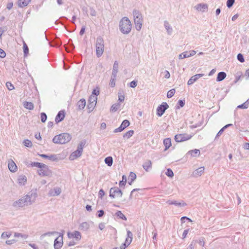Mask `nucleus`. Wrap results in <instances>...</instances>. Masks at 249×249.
<instances>
[{
	"mask_svg": "<svg viewBox=\"0 0 249 249\" xmlns=\"http://www.w3.org/2000/svg\"><path fill=\"white\" fill-rule=\"evenodd\" d=\"M37 193L36 192H31L28 195L14 202L13 206L14 207H23L31 205L35 201Z\"/></svg>",
	"mask_w": 249,
	"mask_h": 249,
	"instance_id": "obj_1",
	"label": "nucleus"
},
{
	"mask_svg": "<svg viewBox=\"0 0 249 249\" xmlns=\"http://www.w3.org/2000/svg\"><path fill=\"white\" fill-rule=\"evenodd\" d=\"M30 165L32 167H36L38 168L37 173L39 176L52 177V171L46 164L41 162H32Z\"/></svg>",
	"mask_w": 249,
	"mask_h": 249,
	"instance_id": "obj_2",
	"label": "nucleus"
},
{
	"mask_svg": "<svg viewBox=\"0 0 249 249\" xmlns=\"http://www.w3.org/2000/svg\"><path fill=\"white\" fill-rule=\"evenodd\" d=\"M119 29L123 34H128L132 28V24L130 20L127 17L123 18L119 22Z\"/></svg>",
	"mask_w": 249,
	"mask_h": 249,
	"instance_id": "obj_3",
	"label": "nucleus"
},
{
	"mask_svg": "<svg viewBox=\"0 0 249 249\" xmlns=\"http://www.w3.org/2000/svg\"><path fill=\"white\" fill-rule=\"evenodd\" d=\"M71 139V136L70 134L63 133L54 136L53 142L57 144H65L69 142Z\"/></svg>",
	"mask_w": 249,
	"mask_h": 249,
	"instance_id": "obj_4",
	"label": "nucleus"
},
{
	"mask_svg": "<svg viewBox=\"0 0 249 249\" xmlns=\"http://www.w3.org/2000/svg\"><path fill=\"white\" fill-rule=\"evenodd\" d=\"M134 22L136 29L140 31L142 27L143 18L141 13L138 10L133 11Z\"/></svg>",
	"mask_w": 249,
	"mask_h": 249,
	"instance_id": "obj_5",
	"label": "nucleus"
},
{
	"mask_svg": "<svg viewBox=\"0 0 249 249\" xmlns=\"http://www.w3.org/2000/svg\"><path fill=\"white\" fill-rule=\"evenodd\" d=\"M95 45L96 56L97 57H100L102 55L105 49V42L103 37L100 36L97 37Z\"/></svg>",
	"mask_w": 249,
	"mask_h": 249,
	"instance_id": "obj_6",
	"label": "nucleus"
},
{
	"mask_svg": "<svg viewBox=\"0 0 249 249\" xmlns=\"http://www.w3.org/2000/svg\"><path fill=\"white\" fill-rule=\"evenodd\" d=\"M86 144V142L85 141L81 142L78 144L77 149L75 151L73 152L70 156V159L71 160H73L76 159L78 157L81 156L83 147Z\"/></svg>",
	"mask_w": 249,
	"mask_h": 249,
	"instance_id": "obj_7",
	"label": "nucleus"
},
{
	"mask_svg": "<svg viewBox=\"0 0 249 249\" xmlns=\"http://www.w3.org/2000/svg\"><path fill=\"white\" fill-rule=\"evenodd\" d=\"M123 193L121 190L118 187H112L109 191V196L111 198H114L115 196L122 197Z\"/></svg>",
	"mask_w": 249,
	"mask_h": 249,
	"instance_id": "obj_8",
	"label": "nucleus"
},
{
	"mask_svg": "<svg viewBox=\"0 0 249 249\" xmlns=\"http://www.w3.org/2000/svg\"><path fill=\"white\" fill-rule=\"evenodd\" d=\"M192 136L187 134H177L175 136V140L177 142H182L190 140Z\"/></svg>",
	"mask_w": 249,
	"mask_h": 249,
	"instance_id": "obj_9",
	"label": "nucleus"
},
{
	"mask_svg": "<svg viewBox=\"0 0 249 249\" xmlns=\"http://www.w3.org/2000/svg\"><path fill=\"white\" fill-rule=\"evenodd\" d=\"M168 107L169 106L167 103L163 102L157 108V115L159 117H161Z\"/></svg>",
	"mask_w": 249,
	"mask_h": 249,
	"instance_id": "obj_10",
	"label": "nucleus"
},
{
	"mask_svg": "<svg viewBox=\"0 0 249 249\" xmlns=\"http://www.w3.org/2000/svg\"><path fill=\"white\" fill-rule=\"evenodd\" d=\"M63 245V233H60L59 236L54 241L53 247L54 249H60Z\"/></svg>",
	"mask_w": 249,
	"mask_h": 249,
	"instance_id": "obj_11",
	"label": "nucleus"
},
{
	"mask_svg": "<svg viewBox=\"0 0 249 249\" xmlns=\"http://www.w3.org/2000/svg\"><path fill=\"white\" fill-rule=\"evenodd\" d=\"M130 124V123L128 120H124L123 121L121 125L114 129V133H118L120 132L123 131L125 128L128 127Z\"/></svg>",
	"mask_w": 249,
	"mask_h": 249,
	"instance_id": "obj_12",
	"label": "nucleus"
},
{
	"mask_svg": "<svg viewBox=\"0 0 249 249\" xmlns=\"http://www.w3.org/2000/svg\"><path fill=\"white\" fill-rule=\"evenodd\" d=\"M68 237L69 238H75L77 241H80L81 239V233L77 231L73 232H68Z\"/></svg>",
	"mask_w": 249,
	"mask_h": 249,
	"instance_id": "obj_13",
	"label": "nucleus"
},
{
	"mask_svg": "<svg viewBox=\"0 0 249 249\" xmlns=\"http://www.w3.org/2000/svg\"><path fill=\"white\" fill-rule=\"evenodd\" d=\"M97 97L96 96L91 95L89 99L88 105L89 108H93L97 103Z\"/></svg>",
	"mask_w": 249,
	"mask_h": 249,
	"instance_id": "obj_14",
	"label": "nucleus"
},
{
	"mask_svg": "<svg viewBox=\"0 0 249 249\" xmlns=\"http://www.w3.org/2000/svg\"><path fill=\"white\" fill-rule=\"evenodd\" d=\"M61 193L60 188L56 187L49 191L48 195L51 196H54L59 195Z\"/></svg>",
	"mask_w": 249,
	"mask_h": 249,
	"instance_id": "obj_15",
	"label": "nucleus"
},
{
	"mask_svg": "<svg viewBox=\"0 0 249 249\" xmlns=\"http://www.w3.org/2000/svg\"><path fill=\"white\" fill-rule=\"evenodd\" d=\"M8 167L11 172H16L18 170V167L15 162L12 160H9L8 161Z\"/></svg>",
	"mask_w": 249,
	"mask_h": 249,
	"instance_id": "obj_16",
	"label": "nucleus"
},
{
	"mask_svg": "<svg viewBox=\"0 0 249 249\" xmlns=\"http://www.w3.org/2000/svg\"><path fill=\"white\" fill-rule=\"evenodd\" d=\"M204 74L200 73L196 74L193 76H192L189 80L188 81L187 84L188 85H191L194 84L196 80H197L199 78L204 76Z\"/></svg>",
	"mask_w": 249,
	"mask_h": 249,
	"instance_id": "obj_17",
	"label": "nucleus"
},
{
	"mask_svg": "<svg viewBox=\"0 0 249 249\" xmlns=\"http://www.w3.org/2000/svg\"><path fill=\"white\" fill-rule=\"evenodd\" d=\"M166 203L169 205H174L179 207L186 206L187 205V204L182 200L181 202H178L177 200H168L166 201Z\"/></svg>",
	"mask_w": 249,
	"mask_h": 249,
	"instance_id": "obj_18",
	"label": "nucleus"
},
{
	"mask_svg": "<svg viewBox=\"0 0 249 249\" xmlns=\"http://www.w3.org/2000/svg\"><path fill=\"white\" fill-rule=\"evenodd\" d=\"M65 116V112L64 110H61L59 111L55 118V123L58 124L60 122L62 121L64 119Z\"/></svg>",
	"mask_w": 249,
	"mask_h": 249,
	"instance_id": "obj_19",
	"label": "nucleus"
},
{
	"mask_svg": "<svg viewBox=\"0 0 249 249\" xmlns=\"http://www.w3.org/2000/svg\"><path fill=\"white\" fill-rule=\"evenodd\" d=\"M204 171V167H200L196 170H195L192 173V176L193 177L197 178L201 176Z\"/></svg>",
	"mask_w": 249,
	"mask_h": 249,
	"instance_id": "obj_20",
	"label": "nucleus"
},
{
	"mask_svg": "<svg viewBox=\"0 0 249 249\" xmlns=\"http://www.w3.org/2000/svg\"><path fill=\"white\" fill-rule=\"evenodd\" d=\"M196 9L199 11L204 12L208 10V5L205 3H199L195 6Z\"/></svg>",
	"mask_w": 249,
	"mask_h": 249,
	"instance_id": "obj_21",
	"label": "nucleus"
},
{
	"mask_svg": "<svg viewBox=\"0 0 249 249\" xmlns=\"http://www.w3.org/2000/svg\"><path fill=\"white\" fill-rule=\"evenodd\" d=\"M133 234L130 231H127V237L125 239L124 243L129 246L132 241Z\"/></svg>",
	"mask_w": 249,
	"mask_h": 249,
	"instance_id": "obj_22",
	"label": "nucleus"
},
{
	"mask_svg": "<svg viewBox=\"0 0 249 249\" xmlns=\"http://www.w3.org/2000/svg\"><path fill=\"white\" fill-rule=\"evenodd\" d=\"M142 167L146 172L149 171L152 167V162L150 160H146L142 164Z\"/></svg>",
	"mask_w": 249,
	"mask_h": 249,
	"instance_id": "obj_23",
	"label": "nucleus"
},
{
	"mask_svg": "<svg viewBox=\"0 0 249 249\" xmlns=\"http://www.w3.org/2000/svg\"><path fill=\"white\" fill-rule=\"evenodd\" d=\"M200 154L199 150L196 149L190 150L187 153V155H189L192 157L199 156Z\"/></svg>",
	"mask_w": 249,
	"mask_h": 249,
	"instance_id": "obj_24",
	"label": "nucleus"
},
{
	"mask_svg": "<svg viewBox=\"0 0 249 249\" xmlns=\"http://www.w3.org/2000/svg\"><path fill=\"white\" fill-rule=\"evenodd\" d=\"M77 106L79 110L83 109L86 106V100L84 99H80L77 102Z\"/></svg>",
	"mask_w": 249,
	"mask_h": 249,
	"instance_id": "obj_25",
	"label": "nucleus"
},
{
	"mask_svg": "<svg viewBox=\"0 0 249 249\" xmlns=\"http://www.w3.org/2000/svg\"><path fill=\"white\" fill-rule=\"evenodd\" d=\"M163 144L165 146V150H167L171 146V140L170 138H166L163 140Z\"/></svg>",
	"mask_w": 249,
	"mask_h": 249,
	"instance_id": "obj_26",
	"label": "nucleus"
},
{
	"mask_svg": "<svg viewBox=\"0 0 249 249\" xmlns=\"http://www.w3.org/2000/svg\"><path fill=\"white\" fill-rule=\"evenodd\" d=\"M226 77V73L225 72L221 71L218 73L216 78V81L220 82L224 80Z\"/></svg>",
	"mask_w": 249,
	"mask_h": 249,
	"instance_id": "obj_27",
	"label": "nucleus"
},
{
	"mask_svg": "<svg viewBox=\"0 0 249 249\" xmlns=\"http://www.w3.org/2000/svg\"><path fill=\"white\" fill-rule=\"evenodd\" d=\"M27 181V178L25 175H21L18 178V183L20 185H24Z\"/></svg>",
	"mask_w": 249,
	"mask_h": 249,
	"instance_id": "obj_28",
	"label": "nucleus"
},
{
	"mask_svg": "<svg viewBox=\"0 0 249 249\" xmlns=\"http://www.w3.org/2000/svg\"><path fill=\"white\" fill-rule=\"evenodd\" d=\"M24 107L29 110H33L34 107V104L32 102L25 101L23 103Z\"/></svg>",
	"mask_w": 249,
	"mask_h": 249,
	"instance_id": "obj_29",
	"label": "nucleus"
},
{
	"mask_svg": "<svg viewBox=\"0 0 249 249\" xmlns=\"http://www.w3.org/2000/svg\"><path fill=\"white\" fill-rule=\"evenodd\" d=\"M30 1L31 0H18V5L20 7H24L26 6Z\"/></svg>",
	"mask_w": 249,
	"mask_h": 249,
	"instance_id": "obj_30",
	"label": "nucleus"
},
{
	"mask_svg": "<svg viewBox=\"0 0 249 249\" xmlns=\"http://www.w3.org/2000/svg\"><path fill=\"white\" fill-rule=\"evenodd\" d=\"M121 104L119 103L112 105L110 107V111L112 112H116L120 108Z\"/></svg>",
	"mask_w": 249,
	"mask_h": 249,
	"instance_id": "obj_31",
	"label": "nucleus"
},
{
	"mask_svg": "<svg viewBox=\"0 0 249 249\" xmlns=\"http://www.w3.org/2000/svg\"><path fill=\"white\" fill-rule=\"evenodd\" d=\"M164 25L168 34L170 35L172 32V28L170 26L169 22L167 21H165L164 22Z\"/></svg>",
	"mask_w": 249,
	"mask_h": 249,
	"instance_id": "obj_32",
	"label": "nucleus"
},
{
	"mask_svg": "<svg viewBox=\"0 0 249 249\" xmlns=\"http://www.w3.org/2000/svg\"><path fill=\"white\" fill-rule=\"evenodd\" d=\"M117 75L111 74V78L110 80L109 85L111 87H114L115 86V81Z\"/></svg>",
	"mask_w": 249,
	"mask_h": 249,
	"instance_id": "obj_33",
	"label": "nucleus"
},
{
	"mask_svg": "<svg viewBox=\"0 0 249 249\" xmlns=\"http://www.w3.org/2000/svg\"><path fill=\"white\" fill-rule=\"evenodd\" d=\"M89 228V225L87 222H83L80 225V229L82 230L87 231Z\"/></svg>",
	"mask_w": 249,
	"mask_h": 249,
	"instance_id": "obj_34",
	"label": "nucleus"
},
{
	"mask_svg": "<svg viewBox=\"0 0 249 249\" xmlns=\"http://www.w3.org/2000/svg\"><path fill=\"white\" fill-rule=\"evenodd\" d=\"M118 70V63L117 61H115L113 64V69H112V74H117Z\"/></svg>",
	"mask_w": 249,
	"mask_h": 249,
	"instance_id": "obj_35",
	"label": "nucleus"
},
{
	"mask_svg": "<svg viewBox=\"0 0 249 249\" xmlns=\"http://www.w3.org/2000/svg\"><path fill=\"white\" fill-rule=\"evenodd\" d=\"M105 162L108 166H111L113 163V159L111 157H107L105 159Z\"/></svg>",
	"mask_w": 249,
	"mask_h": 249,
	"instance_id": "obj_36",
	"label": "nucleus"
},
{
	"mask_svg": "<svg viewBox=\"0 0 249 249\" xmlns=\"http://www.w3.org/2000/svg\"><path fill=\"white\" fill-rule=\"evenodd\" d=\"M249 99L247 100L245 102H244L243 104L239 105L237 107V108H243V109H247L249 107Z\"/></svg>",
	"mask_w": 249,
	"mask_h": 249,
	"instance_id": "obj_37",
	"label": "nucleus"
},
{
	"mask_svg": "<svg viewBox=\"0 0 249 249\" xmlns=\"http://www.w3.org/2000/svg\"><path fill=\"white\" fill-rule=\"evenodd\" d=\"M23 48L24 56H27L29 53V49L25 42L23 40Z\"/></svg>",
	"mask_w": 249,
	"mask_h": 249,
	"instance_id": "obj_38",
	"label": "nucleus"
},
{
	"mask_svg": "<svg viewBox=\"0 0 249 249\" xmlns=\"http://www.w3.org/2000/svg\"><path fill=\"white\" fill-rule=\"evenodd\" d=\"M133 134H134V131L132 130H130L128 131L126 133H125L124 134L123 137L124 138L129 139L131 137H132Z\"/></svg>",
	"mask_w": 249,
	"mask_h": 249,
	"instance_id": "obj_39",
	"label": "nucleus"
},
{
	"mask_svg": "<svg viewBox=\"0 0 249 249\" xmlns=\"http://www.w3.org/2000/svg\"><path fill=\"white\" fill-rule=\"evenodd\" d=\"M115 215L118 217H119V218H120L121 219H123V220H126V217L125 216V215L120 211H118L116 213Z\"/></svg>",
	"mask_w": 249,
	"mask_h": 249,
	"instance_id": "obj_40",
	"label": "nucleus"
},
{
	"mask_svg": "<svg viewBox=\"0 0 249 249\" xmlns=\"http://www.w3.org/2000/svg\"><path fill=\"white\" fill-rule=\"evenodd\" d=\"M126 182V177L125 175H123L122 177V180L119 182V186L122 187L123 186H125Z\"/></svg>",
	"mask_w": 249,
	"mask_h": 249,
	"instance_id": "obj_41",
	"label": "nucleus"
},
{
	"mask_svg": "<svg viewBox=\"0 0 249 249\" xmlns=\"http://www.w3.org/2000/svg\"><path fill=\"white\" fill-rule=\"evenodd\" d=\"M189 57H190L189 53L187 52L181 53L178 56L179 58L180 59H184Z\"/></svg>",
	"mask_w": 249,
	"mask_h": 249,
	"instance_id": "obj_42",
	"label": "nucleus"
},
{
	"mask_svg": "<svg viewBox=\"0 0 249 249\" xmlns=\"http://www.w3.org/2000/svg\"><path fill=\"white\" fill-rule=\"evenodd\" d=\"M175 91H176L175 89H170L167 92V97L169 98L172 97L174 95Z\"/></svg>",
	"mask_w": 249,
	"mask_h": 249,
	"instance_id": "obj_43",
	"label": "nucleus"
},
{
	"mask_svg": "<svg viewBox=\"0 0 249 249\" xmlns=\"http://www.w3.org/2000/svg\"><path fill=\"white\" fill-rule=\"evenodd\" d=\"M24 145L28 147H31L32 146V143L30 140H25L23 141Z\"/></svg>",
	"mask_w": 249,
	"mask_h": 249,
	"instance_id": "obj_44",
	"label": "nucleus"
},
{
	"mask_svg": "<svg viewBox=\"0 0 249 249\" xmlns=\"http://www.w3.org/2000/svg\"><path fill=\"white\" fill-rule=\"evenodd\" d=\"M100 93V89L99 88L97 87L95 89H94L92 92V95L96 96V97Z\"/></svg>",
	"mask_w": 249,
	"mask_h": 249,
	"instance_id": "obj_45",
	"label": "nucleus"
},
{
	"mask_svg": "<svg viewBox=\"0 0 249 249\" xmlns=\"http://www.w3.org/2000/svg\"><path fill=\"white\" fill-rule=\"evenodd\" d=\"M129 178H131V182H129V184L130 185L131 182H133L136 178V175L133 172H130L129 174Z\"/></svg>",
	"mask_w": 249,
	"mask_h": 249,
	"instance_id": "obj_46",
	"label": "nucleus"
},
{
	"mask_svg": "<svg viewBox=\"0 0 249 249\" xmlns=\"http://www.w3.org/2000/svg\"><path fill=\"white\" fill-rule=\"evenodd\" d=\"M165 174L166 176H167L168 177H170V178L173 177L174 176V173H173V171L170 168H169L167 170V171L166 172Z\"/></svg>",
	"mask_w": 249,
	"mask_h": 249,
	"instance_id": "obj_47",
	"label": "nucleus"
},
{
	"mask_svg": "<svg viewBox=\"0 0 249 249\" xmlns=\"http://www.w3.org/2000/svg\"><path fill=\"white\" fill-rule=\"evenodd\" d=\"M197 242L200 246L204 247L205 244V238L204 237H200Z\"/></svg>",
	"mask_w": 249,
	"mask_h": 249,
	"instance_id": "obj_48",
	"label": "nucleus"
},
{
	"mask_svg": "<svg viewBox=\"0 0 249 249\" xmlns=\"http://www.w3.org/2000/svg\"><path fill=\"white\" fill-rule=\"evenodd\" d=\"M57 232L56 231H49L47 232H45L41 235V237H44L46 236H50L53 234H54L55 233H57Z\"/></svg>",
	"mask_w": 249,
	"mask_h": 249,
	"instance_id": "obj_49",
	"label": "nucleus"
},
{
	"mask_svg": "<svg viewBox=\"0 0 249 249\" xmlns=\"http://www.w3.org/2000/svg\"><path fill=\"white\" fill-rule=\"evenodd\" d=\"M6 87L7 88V89L10 90H13V89H14V85L10 82H6Z\"/></svg>",
	"mask_w": 249,
	"mask_h": 249,
	"instance_id": "obj_50",
	"label": "nucleus"
},
{
	"mask_svg": "<svg viewBox=\"0 0 249 249\" xmlns=\"http://www.w3.org/2000/svg\"><path fill=\"white\" fill-rule=\"evenodd\" d=\"M14 236L16 237H22V238H24L25 239L27 238L28 237V236L26 234H22L21 233H18V232H15L14 234Z\"/></svg>",
	"mask_w": 249,
	"mask_h": 249,
	"instance_id": "obj_51",
	"label": "nucleus"
},
{
	"mask_svg": "<svg viewBox=\"0 0 249 249\" xmlns=\"http://www.w3.org/2000/svg\"><path fill=\"white\" fill-rule=\"evenodd\" d=\"M40 118L42 122L44 123L46 121L47 117L45 113L42 112L40 114Z\"/></svg>",
	"mask_w": 249,
	"mask_h": 249,
	"instance_id": "obj_52",
	"label": "nucleus"
},
{
	"mask_svg": "<svg viewBox=\"0 0 249 249\" xmlns=\"http://www.w3.org/2000/svg\"><path fill=\"white\" fill-rule=\"evenodd\" d=\"M178 108H179L180 107H182L184 106L185 101L183 100H179L178 102Z\"/></svg>",
	"mask_w": 249,
	"mask_h": 249,
	"instance_id": "obj_53",
	"label": "nucleus"
},
{
	"mask_svg": "<svg viewBox=\"0 0 249 249\" xmlns=\"http://www.w3.org/2000/svg\"><path fill=\"white\" fill-rule=\"evenodd\" d=\"M235 2V0H228L227 1V6L228 8L231 7Z\"/></svg>",
	"mask_w": 249,
	"mask_h": 249,
	"instance_id": "obj_54",
	"label": "nucleus"
},
{
	"mask_svg": "<svg viewBox=\"0 0 249 249\" xmlns=\"http://www.w3.org/2000/svg\"><path fill=\"white\" fill-rule=\"evenodd\" d=\"M11 233L9 232H3L1 234V238H9L11 236Z\"/></svg>",
	"mask_w": 249,
	"mask_h": 249,
	"instance_id": "obj_55",
	"label": "nucleus"
},
{
	"mask_svg": "<svg viewBox=\"0 0 249 249\" xmlns=\"http://www.w3.org/2000/svg\"><path fill=\"white\" fill-rule=\"evenodd\" d=\"M124 99V96L122 93H118V101L119 102H123Z\"/></svg>",
	"mask_w": 249,
	"mask_h": 249,
	"instance_id": "obj_56",
	"label": "nucleus"
},
{
	"mask_svg": "<svg viewBox=\"0 0 249 249\" xmlns=\"http://www.w3.org/2000/svg\"><path fill=\"white\" fill-rule=\"evenodd\" d=\"M237 59L241 62H244L245 61L244 57L241 53H239L237 55Z\"/></svg>",
	"mask_w": 249,
	"mask_h": 249,
	"instance_id": "obj_57",
	"label": "nucleus"
},
{
	"mask_svg": "<svg viewBox=\"0 0 249 249\" xmlns=\"http://www.w3.org/2000/svg\"><path fill=\"white\" fill-rule=\"evenodd\" d=\"M39 155L40 157H41L42 158H46V159H49L50 160H52L53 157V155H51L50 156H48V155H45V154H39Z\"/></svg>",
	"mask_w": 249,
	"mask_h": 249,
	"instance_id": "obj_58",
	"label": "nucleus"
},
{
	"mask_svg": "<svg viewBox=\"0 0 249 249\" xmlns=\"http://www.w3.org/2000/svg\"><path fill=\"white\" fill-rule=\"evenodd\" d=\"M98 195H99V197L101 198V199H102L103 197L105 195V192L104 191L101 189L99 190V193H98Z\"/></svg>",
	"mask_w": 249,
	"mask_h": 249,
	"instance_id": "obj_59",
	"label": "nucleus"
},
{
	"mask_svg": "<svg viewBox=\"0 0 249 249\" xmlns=\"http://www.w3.org/2000/svg\"><path fill=\"white\" fill-rule=\"evenodd\" d=\"M129 85L130 87L134 88L137 85V82L136 81H132L130 83Z\"/></svg>",
	"mask_w": 249,
	"mask_h": 249,
	"instance_id": "obj_60",
	"label": "nucleus"
},
{
	"mask_svg": "<svg viewBox=\"0 0 249 249\" xmlns=\"http://www.w3.org/2000/svg\"><path fill=\"white\" fill-rule=\"evenodd\" d=\"M90 14L91 16H96V12L93 8H90Z\"/></svg>",
	"mask_w": 249,
	"mask_h": 249,
	"instance_id": "obj_61",
	"label": "nucleus"
},
{
	"mask_svg": "<svg viewBox=\"0 0 249 249\" xmlns=\"http://www.w3.org/2000/svg\"><path fill=\"white\" fill-rule=\"evenodd\" d=\"M6 56V53L5 52L1 49L0 48V57L1 58H4Z\"/></svg>",
	"mask_w": 249,
	"mask_h": 249,
	"instance_id": "obj_62",
	"label": "nucleus"
},
{
	"mask_svg": "<svg viewBox=\"0 0 249 249\" xmlns=\"http://www.w3.org/2000/svg\"><path fill=\"white\" fill-rule=\"evenodd\" d=\"M189 231V229H186L183 231L182 233V239H184L186 237Z\"/></svg>",
	"mask_w": 249,
	"mask_h": 249,
	"instance_id": "obj_63",
	"label": "nucleus"
},
{
	"mask_svg": "<svg viewBox=\"0 0 249 249\" xmlns=\"http://www.w3.org/2000/svg\"><path fill=\"white\" fill-rule=\"evenodd\" d=\"M16 242V241L14 239L9 240H7L6 241V243L7 245H12V244H14V243H15Z\"/></svg>",
	"mask_w": 249,
	"mask_h": 249,
	"instance_id": "obj_64",
	"label": "nucleus"
}]
</instances>
